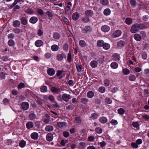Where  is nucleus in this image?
I'll use <instances>...</instances> for the list:
<instances>
[{
  "label": "nucleus",
  "instance_id": "1",
  "mask_svg": "<svg viewBox=\"0 0 149 149\" xmlns=\"http://www.w3.org/2000/svg\"><path fill=\"white\" fill-rule=\"evenodd\" d=\"M137 25V23H136L132 25L130 29V31L132 33H134L139 31Z\"/></svg>",
  "mask_w": 149,
  "mask_h": 149
},
{
  "label": "nucleus",
  "instance_id": "2",
  "mask_svg": "<svg viewBox=\"0 0 149 149\" xmlns=\"http://www.w3.org/2000/svg\"><path fill=\"white\" fill-rule=\"evenodd\" d=\"M66 57L64 53H61L58 54L56 56V59L58 61H62L64 58H66Z\"/></svg>",
  "mask_w": 149,
  "mask_h": 149
},
{
  "label": "nucleus",
  "instance_id": "3",
  "mask_svg": "<svg viewBox=\"0 0 149 149\" xmlns=\"http://www.w3.org/2000/svg\"><path fill=\"white\" fill-rule=\"evenodd\" d=\"M81 30L83 33H86L91 32L92 31V28L91 26H87L84 28H83Z\"/></svg>",
  "mask_w": 149,
  "mask_h": 149
},
{
  "label": "nucleus",
  "instance_id": "4",
  "mask_svg": "<svg viewBox=\"0 0 149 149\" xmlns=\"http://www.w3.org/2000/svg\"><path fill=\"white\" fill-rule=\"evenodd\" d=\"M21 109L24 110H27L29 107V104L27 102H23L21 104Z\"/></svg>",
  "mask_w": 149,
  "mask_h": 149
},
{
  "label": "nucleus",
  "instance_id": "5",
  "mask_svg": "<svg viewBox=\"0 0 149 149\" xmlns=\"http://www.w3.org/2000/svg\"><path fill=\"white\" fill-rule=\"evenodd\" d=\"M112 59L118 61L120 60V57L119 54L117 53H114L112 55Z\"/></svg>",
  "mask_w": 149,
  "mask_h": 149
},
{
  "label": "nucleus",
  "instance_id": "6",
  "mask_svg": "<svg viewBox=\"0 0 149 149\" xmlns=\"http://www.w3.org/2000/svg\"><path fill=\"white\" fill-rule=\"evenodd\" d=\"M62 98L63 100L65 102H68L71 97L70 95L64 93L62 95Z\"/></svg>",
  "mask_w": 149,
  "mask_h": 149
},
{
  "label": "nucleus",
  "instance_id": "7",
  "mask_svg": "<svg viewBox=\"0 0 149 149\" xmlns=\"http://www.w3.org/2000/svg\"><path fill=\"white\" fill-rule=\"evenodd\" d=\"M51 90L54 93L58 94L60 93L61 92L60 88H56L55 87H52L51 88Z\"/></svg>",
  "mask_w": 149,
  "mask_h": 149
},
{
  "label": "nucleus",
  "instance_id": "8",
  "mask_svg": "<svg viewBox=\"0 0 149 149\" xmlns=\"http://www.w3.org/2000/svg\"><path fill=\"white\" fill-rule=\"evenodd\" d=\"M122 33L121 31L119 30H117L114 32L112 34V36L113 38H116L120 36Z\"/></svg>",
  "mask_w": 149,
  "mask_h": 149
},
{
  "label": "nucleus",
  "instance_id": "9",
  "mask_svg": "<svg viewBox=\"0 0 149 149\" xmlns=\"http://www.w3.org/2000/svg\"><path fill=\"white\" fill-rule=\"evenodd\" d=\"M38 18L37 17L33 16L30 18L29 21L32 24H35L38 22Z\"/></svg>",
  "mask_w": 149,
  "mask_h": 149
},
{
  "label": "nucleus",
  "instance_id": "10",
  "mask_svg": "<svg viewBox=\"0 0 149 149\" xmlns=\"http://www.w3.org/2000/svg\"><path fill=\"white\" fill-rule=\"evenodd\" d=\"M99 116L98 113H92L90 117V119L91 120H94L98 118Z\"/></svg>",
  "mask_w": 149,
  "mask_h": 149
},
{
  "label": "nucleus",
  "instance_id": "11",
  "mask_svg": "<svg viewBox=\"0 0 149 149\" xmlns=\"http://www.w3.org/2000/svg\"><path fill=\"white\" fill-rule=\"evenodd\" d=\"M93 11L91 10H87L85 12V14L86 16L88 17H91L93 15Z\"/></svg>",
  "mask_w": 149,
  "mask_h": 149
},
{
  "label": "nucleus",
  "instance_id": "12",
  "mask_svg": "<svg viewBox=\"0 0 149 149\" xmlns=\"http://www.w3.org/2000/svg\"><path fill=\"white\" fill-rule=\"evenodd\" d=\"M53 135L51 133H49L46 136L47 140L49 141H52L53 139Z\"/></svg>",
  "mask_w": 149,
  "mask_h": 149
},
{
  "label": "nucleus",
  "instance_id": "13",
  "mask_svg": "<svg viewBox=\"0 0 149 149\" xmlns=\"http://www.w3.org/2000/svg\"><path fill=\"white\" fill-rule=\"evenodd\" d=\"M31 138L34 140H37L39 137L38 134L36 132L32 133L31 135Z\"/></svg>",
  "mask_w": 149,
  "mask_h": 149
},
{
  "label": "nucleus",
  "instance_id": "14",
  "mask_svg": "<svg viewBox=\"0 0 149 149\" xmlns=\"http://www.w3.org/2000/svg\"><path fill=\"white\" fill-rule=\"evenodd\" d=\"M110 29V27L107 25H103L101 28L102 30L104 32H108L109 31Z\"/></svg>",
  "mask_w": 149,
  "mask_h": 149
},
{
  "label": "nucleus",
  "instance_id": "15",
  "mask_svg": "<svg viewBox=\"0 0 149 149\" xmlns=\"http://www.w3.org/2000/svg\"><path fill=\"white\" fill-rule=\"evenodd\" d=\"M125 42L123 41L120 40L117 42V46L118 48H121L123 47L125 45Z\"/></svg>",
  "mask_w": 149,
  "mask_h": 149
},
{
  "label": "nucleus",
  "instance_id": "16",
  "mask_svg": "<svg viewBox=\"0 0 149 149\" xmlns=\"http://www.w3.org/2000/svg\"><path fill=\"white\" fill-rule=\"evenodd\" d=\"M55 71L52 68L48 69L47 70L48 74L50 76H52L54 75L55 73Z\"/></svg>",
  "mask_w": 149,
  "mask_h": 149
},
{
  "label": "nucleus",
  "instance_id": "17",
  "mask_svg": "<svg viewBox=\"0 0 149 149\" xmlns=\"http://www.w3.org/2000/svg\"><path fill=\"white\" fill-rule=\"evenodd\" d=\"M79 14L78 12L74 13L72 15V18L74 20H77L79 18Z\"/></svg>",
  "mask_w": 149,
  "mask_h": 149
},
{
  "label": "nucleus",
  "instance_id": "18",
  "mask_svg": "<svg viewBox=\"0 0 149 149\" xmlns=\"http://www.w3.org/2000/svg\"><path fill=\"white\" fill-rule=\"evenodd\" d=\"M35 45L37 47H40L43 45V42L41 40H38L35 42Z\"/></svg>",
  "mask_w": 149,
  "mask_h": 149
},
{
  "label": "nucleus",
  "instance_id": "19",
  "mask_svg": "<svg viewBox=\"0 0 149 149\" xmlns=\"http://www.w3.org/2000/svg\"><path fill=\"white\" fill-rule=\"evenodd\" d=\"M21 23L23 25H26L28 22L27 19L24 17H22L20 19Z\"/></svg>",
  "mask_w": 149,
  "mask_h": 149
},
{
  "label": "nucleus",
  "instance_id": "20",
  "mask_svg": "<svg viewBox=\"0 0 149 149\" xmlns=\"http://www.w3.org/2000/svg\"><path fill=\"white\" fill-rule=\"evenodd\" d=\"M26 126L28 129H30L33 127L34 124L32 122L29 121L26 123Z\"/></svg>",
  "mask_w": 149,
  "mask_h": 149
},
{
  "label": "nucleus",
  "instance_id": "21",
  "mask_svg": "<svg viewBox=\"0 0 149 149\" xmlns=\"http://www.w3.org/2000/svg\"><path fill=\"white\" fill-rule=\"evenodd\" d=\"M134 39L137 41H140L141 39V37L139 34L136 33L134 35Z\"/></svg>",
  "mask_w": 149,
  "mask_h": 149
},
{
  "label": "nucleus",
  "instance_id": "22",
  "mask_svg": "<svg viewBox=\"0 0 149 149\" xmlns=\"http://www.w3.org/2000/svg\"><path fill=\"white\" fill-rule=\"evenodd\" d=\"M111 67L113 69H116L118 67V64L115 62H112L110 65Z\"/></svg>",
  "mask_w": 149,
  "mask_h": 149
},
{
  "label": "nucleus",
  "instance_id": "23",
  "mask_svg": "<svg viewBox=\"0 0 149 149\" xmlns=\"http://www.w3.org/2000/svg\"><path fill=\"white\" fill-rule=\"evenodd\" d=\"M25 0H15L14 2L11 5L10 7L13 8L17 3L20 2L23 3Z\"/></svg>",
  "mask_w": 149,
  "mask_h": 149
},
{
  "label": "nucleus",
  "instance_id": "24",
  "mask_svg": "<svg viewBox=\"0 0 149 149\" xmlns=\"http://www.w3.org/2000/svg\"><path fill=\"white\" fill-rule=\"evenodd\" d=\"M66 123L65 122H60L57 123V125L60 128H62V127L65 126H66Z\"/></svg>",
  "mask_w": 149,
  "mask_h": 149
},
{
  "label": "nucleus",
  "instance_id": "25",
  "mask_svg": "<svg viewBox=\"0 0 149 149\" xmlns=\"http://www.w3.org/2000/svg\"><path fill=\"white\" fill-rule=\"evenodd\" d=\"M132 20L131 18L127 17L126 18L125 22L128 25L131 24L132 23Z\"/></svg>",
  "mask_w": 149,
  "mask_h": 149
},
{
  "label": "nucleus",
  "instance_id": "26",
  "mask_svg": "<svg viewBox=\"0 0 149 149\" xmlns=\"http://www.w3.org/2000/svg\"><path fill=\"white\" fill-rule=\"evenodd\" d=\"M97 62L95 60L92 61L90 63V65L91 67L93 68H96L97 66Z\"/></svg>",
  "mask_w": 149,
  "mask_h": 149
},
{
  "label": "nucleus",
  "instance_id": "27",
  "mask_svg": "<svg viewBox=\"0 0 149 149\" xmlns=\"http://www.w3.org/2000/svg\"><path fill=\"white\" fill-rule=\"evenodd\" d=\"M20 25V22L18 20H15L13 23V26L15 27H19Z\"/></svg>",
  "mask_w": 149,
  "mask_h": 149
},
{
  "label": "nucleus",
  "instance_id": "28",
  "mask_svg": "<svg viewBox=\"0 0 149 149\" xmlns=\"http://www.w3.org/2000/svg\"><path fill=\"white\" fill-rule=\"evenodd\" d=\"M100 122L103 124H104L107 122V119L105 117L102 116L99 119Z\"/></svg>",
  "mask_w": 149,
  "mask_h": 149
},
{
  "label": "nucleus",
  "instance_id": "29",
  "mask_svg": "<svg viewBox=\"0 0 149 149\" xmlns=\"http://www.w3.org/2000/svg\"><path fill=\"white\" fill-rule=\"evenodd\" d=\"M54 127L52 125H48L46 127L45 130L47 132H51L53 130Z\"/></svg>",
  "mask_w": 149,
  "mask_h": 149
},
{
  "label": "nucleus",
  "instance_id": "30",
  "mask_svg": "<svg viewBox=\"0 0 149 149\" xmlns=\"http://www.w3.org/2000/svg\"><path fill=\"white\" fill-rule=\"evenodd\" d=\"M65 12L66 14L69 15L71 13L70 10V6H69L67 5L65 8Z\"/></svg>",
  "mask_w": 149,
  "mask_h": 149
},
{
  "label": "nucleus",
  "instance_id": "31",
  "mask_svg": "<svg viewBox=\"0 0 149 149\" xmlns=\"http://www.w3.org/2000/svg\"><path fill=\"white\" fill-rule=\"evenodd\" d=\"M59 47L56 45H53L51 46L52 50L54 52L58 50L59 49Z\"/></svg>",
  "mask_w": 149,
  "mask_h": 149
},
{
  "label": "nucleus",
  "instance_id": "32",
  "mask_svg": "<svg viewBox=\"0 0 149 149\" xmlns=\"http://www.w3.org/2000/svg\"><path fill=\"white\" fill-rule=\"evenodd\" d=\"M53 37L54 39L58 40L60 38L61 35L60 34L58 33H54L53 35Z\"/></svg>",
  "mask_w": 149,
  "mask_h": 149
},
{
  "label": "nucleus",
  "instance_id": "33",
  "mask_svg": "<svg viewBox=\"0 0 149 149\" xmlns=\"http://www.w3.org/2000/svg\"><path fill=\"white\" fill-rule=\"evenodd\" d=\"M104 42L103 40H99L97 42V45L98 47H103Z\"/></svg>",
  "mask_w": 149,
  "mask_h": 149
},
{
  "label": "nucleus",
  "instance_id": "34",
  "mask_svg": "<svg viewBox=\"0 0 149 149\" xmlns=\"http://www.w3.org/2000/svg\"><path fill=\"white\" fill-rule=\"evenodd\" d=\"M137 25L138 26L139 29H140L141 30L144 29H146V26L143 24H138Z\"/></svg>",
  "mask_w": 149,
  "mask_h": 149
},
{
  "label": "nucleus",
  "instance_id": "35",
  "mask_svg": "<svg viewBox=\"0 0 149 149\" xmlns=\"http://www.w3.org/2000/svg\"><path fill=\"white\" fill-rule=\"evenodd\" d=\"M94 93L93 91H89L87 93V96L88 97L91 98L94 96Z\"/></svg>",
  "mask_w": 149,
  "mask_h": 149
},
{
  "label": "nucleus",
  "instance_id": "36",
  "mask_svg": "<svg viewBox=\"0 0 149 149\" xmlns=\"http://www.w3.org/2000/svg\"><path fill=\"white\" fill-rule=\"evenodd\" d=\"M123 74L125 75H127L130 73V70L127 68L123 69L122 70Z\"/></svg>",
  "mask_w": 149,
  "mask_h": 149
},
{
  "label": "nucleus",
  "instance_id": "37",
  "mask_svg": "<svg viewBox=\"0 0 149 149\" xmlns=\"http://www.w3.org/2000/svg\"><path fill=\"white\" fill-rule=\"evenodd\" d=\"M103 13L105 15H109L111 13V10L109 8H106L104 11Z\"/></svg>",
  "mask_w": 149,
  "mask_h": 149
},
{
  "label": "nucleus",
  "instance_id": "38",
  "mask_svg": "<svg viewBox=\"0 0 149 149\" xmlns=\"http://www.w3.org/2000/svg\"><path fill=\"white\" fill-rule=\"evenodd\" d=\"M82 21L83 22L86 23L90 21V19L88 17L86 16L82 18Z\"/></svg>",
  "mask_w": 149,
  "mask_h": 149
},
{
  "label": "nucleus",
  "instance_id": "39",
  "mask_svg": "<svg viewBox=\"0 0 149 149\" xmlns=\"http://www.w3.org/2000/svg\"><path fill=\"white\" fill-rule=\"evenodd\" d=\"M26 144V141L23 140H22L19 142V145L21 148H23L25 146Z\"/></svg>",
  "mask_w": 149,
  "mask_h": 149
},
{
  "label": "nucleus",
  "instance_id": "40",
  "mask_svg": "<svg viewBox=\"0 0 149 149\" xmlns=\"http://www.w3.org/2000/svg\"><path fill=\"white\" fill-rule=\"evenodd\" d=\"M103 48L105 50H108L110 48V45L107 43H104L103 46Z\"/></svg>",
  "mask_w": 149,
  "mask_h": 149
},
{
  "label": "nucleus",
  "instance_id": "41",
  "mask_svg": "<svg viewBox=\"0 0 149 149\" xmlns=\"http://www.w3.org/2000/svg\"><path fill=\"white\" fill-rule=\"evenodd\" d=\"M79 45L81 47H85L86 45V44L85 41L84 40H80L79 42Z\"/></svg>",
  "mask_w": 149,
  "mask_h": 149
},
{
  "label": "nucleus",
  "instance_id": "42",
  "mask_svg": "<svg viewBox=\"0 0 149 149\" xmlns=\"http://www.w3.org/2000/svg\"><path fill=\"white\" fill-rule=\"evenodd\" d=\"M36 117V114L33 113H31L29 115V118L31 120H33L35 119Z\"/></svg>",
  "mask_w": 149,
  "mask_h": 149
},
{
  "label": "nucleus",
  "instance_id": "43",
  "mask_svg": "<svg viewBox=\"0 0 149 149\" xmlns=\"http://www.w3.org/2000/svg\"><path fill=\"white\" fill-rule=\"evenodd\" d=\"M13 32L17 34H19L21 32H22V30L19 28H15L13 29Z\"/></svg>",
  "mask_w": 149,
  "mask_h": 149
},
{
  "label": "nucleus",
  "instance_id": "44",
  "mask_svg": "<svg viewBox=\"0 0 149 149\" xmlns=\"http://www.w3.org/2000/svg\"><path fill=\"white\" fill-rule=\"evenodd\" d=\"M104 56H101L97 60L101 64H102L104 62Z\"/></svg>",
  "mask_w": 149,
  "mask_h": 149
},
{
  "label": "nucleus",
  "instance_id": "45",
  "mask_svg": "<svg viewBox=\"0 0 149 149\" xmlns=\"http://www.w3.org/2000/svg\"><path fill=\"white\" fill-rule=\"evenodd\" d=\"M77 69L78 72H80L81 71L82 69V66L81 65L76 64V65Z\"/></svg>",
  "mask_w": 149,
  "mask_h": 149
},
{
  "label": "nucleus",
  "instance_id": "46",
  "mask_svg": "<svg viewBox=\"0 0 149 149\" xmlns=\"http://www.w3.org/2000/svg\"><path fill=\"white\" fill-rule=\"evenodd\" d=\"M136 77L135 75H131L129 77V79L132 81H134L136 79Z\"/></svg>",
  "mask_w": 149,
  "mask_h": 149
},
{
  "label": "nucleus",
  "instance_id": "47",
  "mask_svg": "<svg viewBox=\"0 0 149 149\" xmlns=\"http://www.w3.org/2000/svg\"><path fill=\"white\" fill-rule=\"evenodd\" d=\"M104 85L107 86H109L110 84V81L107 79H105L104 81Z\"/></svg>",
  "mask_w": 149,
  "mask_h": 149
},
{
  "label": "nucleus",
  "instance_id": "48",
  "mask_svg": "<svg viewBox=\"0 0 149 149\" xmlns=\"http://www.w3.org/2000/svg\"><path fill=\"white\" fill-rule=\"evenodd\" d=\"M40 91L41 92L45 93L47 91V88L46 86H42L40 88Z\"/></svg>",
  "mask_w": 149,
  "mask_h": 149
},
{
  "label": "nucleus",
  "instance_id": "49",
  "mask_svg": "<svg viewBox=\"0 0 149 149\" xmlns=\"http://www.w3.org/2000/svg\"><path fill=\"white\" fill-rule=\"evenodd\" d=\"M95 131L98 134H101L102 132V128L100 127H96L95 129Z\"/></svg>",
  "mask_w": 149,
  "mask_h": 149
},
{
  "label": "nucleus",
  "instance_id": "50",
  "mask_svg": "<svg viewBox=\"0 0 149 149\" xmlns=\"http://www.w3.org/2000/svg\"><path fill=\"white\" fill-rule=\"evenodd\" d=\"M8 74V73H4L3 72L0 73V78L1 79H5V75Z\"/></svg>",
  "mask_w": 149,
  "mask_h": 149
},
{
  "label": "nucleus",
  "instance_id": "51",
  "mask_svg": "<svg viewBox=\"0 0 149 149\" xmlns=\"http://www.w3.org/2000/svg\"><path fill=\"white\" fill-rule=\"evenodd\" d=\"M100 2L102 4L104 5H107L109 3L108 0H100Z\"/></svg>",
  "mask_w": 149,
  "mask_h": 149
},
{
  "label": "nucleus",
  "instance_id": "52",
  "mask_svg": "<svg viewBox=\"0 0 149 149\" xmlns=\"http://www.w3.org/2000/svg\"><path fill=\"white\" fill-rule=\"evenodd\" d=\"M105 102L108 104H111L112 102V100L109 97H107L105 99Z\"/></svg>",
  "mask_w": 149,
  "mask_h": 149
},
{
  "label": "nucleus",
  "instance_id": "53",
  "mask_svg": "<svg viewBox=\"0 0 149 149\" xmlns=\"http://www.w3.org/2000/svg\"><path fill=\"white\" fill-rule=\"evenodd\" d=\"M68 48L69 45L65 43L63 45V49L64 50L67 52L68 50Z\"/></svg>",
  "mask_w": 149,
  "mask_h": 149
},
{
  "label": "nucleus",
  "instance_id": "54",
  "mask_svg": "<svg viewBox=\"0 0 149 149\" xmlns=\"http://www.w3.org/2000/svg\"><path fill=\"white\" fill-rule=\"evenodd\" d=\"M118 112L119 114L120 115H123L125 111L123 109L120 108L118 109Z\"/></svg>",
  "mask_w": 149,
  "mask_h": 149
},
{
  "label": "nucleus",
  "instance_id": "55",
  "mask_svg": "<svg viewBox=\"0 0 149 149\" xmlns=\"http://www.w3.org/2000/svg\"><path fill=\"white\" fill-rule=\"evenodd\" d=\"M130 3L131 5L133 7H135L136 5V3L135 0H130Z\"/></svg>",
  "mask_w": 149,
  "mask_h": 149
},
{
  "label": "nucleus",
  "instance_id": "56",
  "mask_svg": "<svg viewBox=\"0 0 149 149\" xmlns=\"http://www.w3.org/2000/svg\"><path fill=\"white\" fill-rule=\"evenodd\" d=\"M99 91L101 93H104L105 91V88L104 86H101L99 88Z\"/></svg>",
  "mask_w": 149,
  "mask_h": 149
},
{
  "label": "nucleus",
  "instance_id": "57",
  "mask_svg": "<svg viewBox=\"0 0 149 149\" xmlns=\"http://www.w3.org/2000/svg\"><path fill=\"white\" fill-rule=\"evenodd\" d=\"M0 58L4 61H8L9 60L8 57L6 56L1 57Z\"/></svg>",
  "mask_w": 149,
  "mask_h": 149
},
{
  "label": "nucleus",
  "instance_id": "58",
  "mask_svg": "<svg viewBox=\"0 0 149 149\" xmlns=\"http://www.w3.org/2000/svg\"><path fill=\"white\" fill-rule=\"evenodd\" d=\"M142 118L146 120H149V115L146 114H144L142 116Z\"/></svg>",
  "mask_w": 149,
  "mask_h": 149
},
{
  "label": "nucleus",
  "instance_id": "59",
  "mask_svg": "<svg viewBox=\"0 0 149 149\" xmlns=\"http://www.w3.org/2000/svg\"><path fill=\"white\" fill-rule=\"evenodd\" d=\"M95 137L93 136H89L88 137V140L90 142H94Z\"/></svg>",
  "mask_w": 149,
  "mask_h": 149
},
{
  "label": "nucleus",
  "instance_id": "60",
  "mask_svg": "<svg viewBox=\"0 0 149 149\" xmlns=\"http://www.w3.org/2000/svg\"><path fill=\"white\" fill-rule=\"evenodd\" d=\"M67 60L69 62H71L72 61V57L71 53L69 52L68 55Z\"/></svg>",
  "mask_w": 149,
  "mask_h": 149
},
{
  "label": "nucleus",
  "instance_id": "61",
  "mask_svg": "<svg viewBox=\"0 0 149 149\" xmlns=\"http://www.w3.org/2000/svg\"><path fill=\"white\" fill-rule=\"evenodd\" d=\"M74 107V106L72 104H70L66 108L68 109L72 110Z\"/></svg>",
  "mask_w": 149,
  "mask_h": 149
},
{
  "label": "nucleus",
  "instance_id": "62",
  "mask_svg": "<svg viewBox=\"0 0 149 149\" xmlns=\"http://www.w3.org/2000/svg\"><path fill=\"white\" fill-rule=\"evenodd\" d=\"M88 101V99L86 98H83L81 99V102L85 104H87Z\"/></svg>",
  "mask_w": 149,
  "mask_h": 149
},
{
  "label": "nucleus",
  "instance_id": "63",
  "mask_svg": "<svg viewBox=\"0 0 149 149\" xmlns=\"http://www.w3.org/2000/svg\"><path fill=\"white\" fill-rule=\"evenodd\" d=\"M63 21L65 22V24L67 25L69 23L68 20L65 17H62Z\"/></svg>",
  "mask_w": 149,
  "mask_h": 149
},
{
  "label": "nucleus",
  "instance_id": "64",
  "mask_svg": "<svg viewBox=\"0 0 149 149\" xmlns=\"http://www.w3.org/2000/svg\"><path fill=\"white\" fill-rule=\"evenodd\" d=\"M25 87L24 84L23 83H20L18 86V88L21 89Z\"/></svg>",
  "mask_w": 149,
  "mask_h": 149
}]
</instances>
